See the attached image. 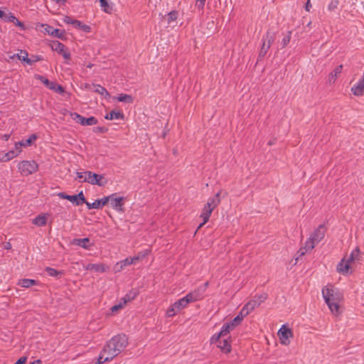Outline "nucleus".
<instances>
[{"label":"nucleus","instance_id":"4468645a","mask_svg":"<svg viewBox=\"0 0 364 364\" xmlns=\"http://www.w3.org/2000/svg\"><path fill=\"white\" fill-rule=\"evenodd\" d=\"M351 92L355 96H363L364 95V72L362 77L351 87Z\"/></svg>","mask_w":364,"mask_h":364},{"label":"nucleus","instance_id":"5701e85b","mask_svg":"<svg viewBox=\"0 0 364 364\" xmlns=\"http://www.w3.org/2000/svg\"><path fill=\"white\" fill-rule=\"evenodd\" d=\"M343 65H340L337 66L328 76V82L329 84H333L336 82L338 76L341 74L342 71Z\"/></svg>","mask_w":364,"mask_h":364},{"label":"nucleus","instance_id":"f3484780","mask_svg":"<svg viewBox=\"0 0 364 364\" xmlns=\"http://www.w3.org/2000/svg\"><path fill=\"white\" fill-rule=\"evenodd\" d=\"M41 26L44 28L45 31L50 36L59 38H62L63 36L64 32L58 28H54L48 24H42Z\"/></svg>","mask_w":364,"mask_h":364},{"label":"nucleus","instance_id":"6e6552de","mask_svg":"<svg viewBox=\"0 0 364 364\" xmlns=\"http://www.w3.org/2000/svg\"><path fill=\"white\" fill-rule=\"evenodd\" d=\"M267 299V294L255 295L250 301H248L244 307L249 313L252 312L255 309L258 307Z\"/></svg>","mask_w":364,"mask_h":364},{"label":"nucleus","instance_id":"f704fd0d","mask_svg":"<svg viewBox=\"0 0 364 364\" xmlns=\"http://www.w3.org/2000/svg\"><path fill=\"white\" fill-rule=\"evenodd\" d=\"M100 7L103 11L107 14H111L112 11V6L109 4L107 0H100Z\"/></svg>","mask_w":364,"mask_h":364},{"label":"nucleus","instance_id":"a211bd4d","mask_svg":"<svg viewBox=\"0 0 364 364\" xmlns=\"http://www.w3.org/2000/svg\"><path fill=\"white\" fill-rule=\"evenodd\" d=\"M131 296L129 295H126L124 297H123L120 301H119L118 304L114 305L110 309L111 314H117L119 310L124 308V306L126 305V304L130 301Z\"/></svg>","mask_w":364,"mask_h":364},{"label":"nucleus","instance_id":"0e129e2a","mask_svg":"<svg viewBox=\"0 0 364 364\" xmlns=\"http://www.w3.org/2000/svg\"><path fill=\"white\" fill-rule=\"evenodd\" d=\"M30 364H41V360H36L31 363Z\"/></svg>","mask_w":364,"mask_h":364},{"label":"nucleus","instance_id":"e2e57ef3","mask_svg":"<svg viewBox=\"0 0 364 364\" xmlns=\"http://www.w3.org/2000/svg\"><path fill=\"white\" fill-rule=\"evenodd\" d=\"M6 13L0 9V18L4 19Z\"/></svg>","mask_w":364,"mask_h":364},{"label":"nucleus","instance_id":"423d86ee","mask_svg":"<svg viewBox=\"0 0 364 364\" xmlns=\"http://www.w3.org/2000/svg\"><path fill=\"white\" fill-rule=\"evenodd\" d=\"M86 175L87 176L85 178L84 181H86V183L89 184L105 186L107 183V180L102 174H97L87 171Z\"/></svg>","mask_w":364,"mask_h":364},{"label":"nucleus","instance_id":"4be33fe9","mask_svg":"<svg viewBox=\"0 0 364 364\" xmlns=\"http://www.w3.org/2000/svg\"><path fill=\"white\" fill-rule=\"evenodd\" d=\"M215 344L224 353H228L231 351V345L228 339L225 338L222 341H218Z\"/></svg>","mask_w":364,"mask_h":364},{"label":"nucleus","instance_id":"c85d7f7f","mask_svg":"<svg viewBox=\"0 0 364 364\" xmlns=\"http://www.w3.org/2000/svg\"><path fill=\"white\" fill-rule=\"evenodd\" d=\"M360 250L358 247H356L350 254V255L346 258V259L350 262L351 264L360 259Z\"/></svg>","mask_w":364,"mask_h":364},{"label":"nucleus","instance_id":"052dcab7","mask_svg":"<svg viewBox=\"0 0 364 364\" xmlns=\"http://www.w3.org/2000/svg\"><path fill=\"white\" fill-rule=\"evenodd\" d=\"M311 8V1L307 0L305 4V9H306V11H309Z\"/></svg>","mask_w":364,"mask_h":364},{"label":"nucleus","instance_id":"aec40b11","mask_svg":"<svg viewBox=\"0 0 364 364\" xmlns=\"http://www.w3.org/2000/svg\"><path fill=\"white\" fill-rule=\"evenodd\" d=\"M85 87L88 88L90 90H92L93 92H95L97 93L100 94L101 95L105 96V97H109V93L108 91L102 86L100 85H86Z\"/></svg>","mask_w":364,"mask_h":364},{"label":"nucleus","instance_id":"b1692460","mask_svg":"<svg viewBox=\"0 0 364 364\" xmlns=\"http://www.w3.org/2000/svg\"><path fill=\"white\" fill-rule=\"evenodd\" d=\"M250 313L248 312V311L247 309H245V308L243 306L242 309H241L240 312L239 313V314L231 321H230L231 323H232V325L236 327V326H237L238 324H240L242 321L243 320V318L247 316Z\"/></svg>","mask_w":364,"mask_h":364},{"label":"nucleus","instance_id":"9b49d317","mask_svg":"<svg viewBox=\"0 0 364 364\" xmlns=\"http://www.w3.org/2000/svg\"><path fill=\"white\" fill-rule=\"evenodd\" d=\"M278 336L282 345L287 346L290 343L289 338L293 336L292 331L283 325L278 331Z\"/></svg>","mask_w":364,"mask_h":364},{"label":"nucleus","instance_id":"dca6fc26","mask_svg":"<svg viewBox=\"0 0 364 364\" xmlns=\"http://www.w3.org/2000/svg\"><path fill=\"white\" fill-rule=\"evenodd\" d=\"M273 41V37L268 35H267L266 39L263 38V43L259 51L260 57H264L267 54Z\"/></svg>","mask_w":364,"mask_h":364},{"label":"nucleus","instance_id":"680f3d73","mask_svg":"<svg viewBox=\"0 0 364 364\" xmlns=\"http://www.w3.org/2000/svg\"><path fill=\"white\" fill-rule=\"evenodd\" d=\"M53 1L59 4H65L66 2V0H52Z\"/></svg>","mask_w":364,"mask_h":364},{"label":"nucleus","instance_id":"393cba45","mask_svg":"<svg viewBox=\"0 0 364 364\" xmlns=\"http://www.w3.org/2000/svg\"><path fill=\"white\" fill-rule=\"evenodd\" d=\"M48 220L47 214L38 215L33 219L32 223L38 227H43L46 225Z\"/></svg>","mask_w":364,"mask_h":364},{"label":"nucleus","instance_id":"473e14b6","mask_svg":"<svg viewBox=\"0 0 364 364\" xmlns=\"http://www.w3.org/2000/svg\"><path fill=\"white\" fill-rule=\"evenodd\" d=\"M18 156L14 150H10L6 152L2 157H0V162H7Z\"/></svg>","mask_w":364,"mask_h":364},{"label":"nucleus","instance_id":"6e6d98bb","mask_svg":"<svg viewBox=\"0 0 364 364\" xmlns=\"http://www.w3.org/2000/svg\"><path fill=\"white\" fill-rule=\"evenodd\" d=\"M63 21L64 23H67V24H71L73 26L74 24V22H75V19H73L72 18H70V16H65L63 18Z\"/></svg>","mask_w":364,"mask_h":364},{"label":"nucleus","instance_id":"7c9ffc66","mask_svg":"<svg viewBox=\"0 0 364 364\" xmlns=\"http://www.w3.org/2000/svg\"><path fill=\"white\" fill-rule=\"evenodd\" d=\"M73 26L76 28H78L85 33L91 32V27L87 24H85L80 21L75 20L73 24Z\"/></svg>","mask_w":364,"mask_h":364},{"label":"nucleus","instance_id":"e433bc0d","mask_svg":"<svg viewBox=\"0 0 364 364\" xmlns=\"http://www.w3.org/2000/svg\"><path fill=\"white\" fill-rule=\"evenodd\" d=\"M37 139V136L33 134H31L28 139L26 140H22L21 141H19L21 143V145L23 147H28L29 146H31L32 144V143L36 141Z\"/></svg>","mask_w":364,"mask_h":364},{"label":"nucleus","instance_id":"cd10ccee","mask_svg":"<svg viewBox=\"0 0 364 364\" xmlns=\"http://www.w3.org/2000/svg\"><path fill=\"white\" fill-rule=\"evenodd\" d=\"M38 282L32 279H21L17 282V284L23 288H29L33 285H37Z\"/></svg>","mask_w":364,"mask_h":364},{"label":"nucleus","instance_id":"37998d69","mask_svg":"<svg viewBox=\"0 0 364 364\" xmlns=\"http://www.w3.org/2000/svg\"><path fill=\"white\" fill-rule=\"evenodd\" d=\"M291 38V32L289 31L288 33L282 38V44L283 48L286 47L290 42Z\"/></svg>","mask_w":364,"mask_h":364},{"label":"nucleus","instance_id":"774afa93","mask_svg":"<svg viewBox=\"0 0 364 364\" xmlns=\"http://www.w3.org/2000/svg\"><path fill=\"white\" fill-rule=\"evenodd\" d=\"M92 66H93V64H92V63H89V64L87 65V67L88 68H92Z\"/></svg>","mask_w":364,"mask_h":364},{"label":"nucleus","instance_id":"20e7f679","mask_svg":"<svg viewBox=\"0 0 364 364\" xmlns=\"http://www.w3.org/2000/svg\"><path fill=\"white\" fill-rule=\"evenodd\" d=\"M220 191H218L215 196L210 198L208 200L207 203L203 207L202 212L200 213V217L203 219V223L200 224L198 228H200L204 224H205L210 215L213 210L220 204Z\"/></svg>","mask_w":364,"mask_h":364},{"label":"nucleus","instance_id":"9d476101","mask_svg":"<svg viewBox=\"0 0 364 364\" xmlns=\"http://www.w3.org/2000/svg\"><path fill=\"white\" fill-rule=\"evenodd\" d=\"M34 77L42 82L50 90H54L58 93H63L64 92V89L61 85H57L53 82H50L48 79L46 78L43 75H35Z\"/></svg>","mask_w":364,"mask_h":364},{"label":"nucleus","instance_id":"39448f33","mask_svg":"<svg viewBox=\"0 0 364 364\" xmlns=\"http://www.w3.org/2000/svg\"><path fill=\"white\" fill-rule=\"evenodd\" d=\"M18 170L21 176H27L38 169V164L34 161L23 160L18 164Z\"/></svg>","mask_w":364,"mask_h":364},{"label":"nucleus","instance_id":"49530a36","mask_svg":"<svg viewBox=\"0 0 364 364\" xmlns=\"http://www.w3.org/2000/svg\"><path fill=\"white\" fill-rule=\"evenodd\" d=\"M178 12L176 11H171L168 14V22L171 23V21H175L177 18Z\"/></svg>","mask_w":364,"mask_h":364},{"label":"nucleus","instance_id":"ddd939ff","mask_svg":"<svg viewBox=\"0 0 364 364\" xmlns=\"http://www.w3.org/2000/svg\"><path fill=\"white\" fill-rule=\"evenodd\" d=\"M203 289H199L198 287L188 293L185 296L189 301L193 303L201 300L203 298Z\"/></svg>","mask_w":364,"mask_h":364},{"label":"nucleus","instance_id":"0eeeda50","mask_svg":"<svg viewBox=\"0 0 364 364\" xmlns=\"http://www.w3.org/2000/svg\"><path fill=\"white\" fill-rule=\"evenodd\" d=\"M235 328V327L230 322L224 323L222 326L220 331L218 333L213 335V336L210 338V343L211 344L216 343L221 337H225V336H228L229 334V333L230 332V331H232Z\"/></svg>","mask_w":364,"mask_h":364},{"label":"nucleus","instance_id":"4c0bfd02","mask_svg":"<svg viewBox=\"0 0 364 364\" xmlns=\"http://www.w3.org/2000/svg\"><path fill=\"white\" fill-rule=\"evenodd\" d=\"M179 311L175 308V305L172 304L166 310V316L168 318L173 317L176 316Z\"/></svg>","mask_w":364,"mask_h":364},{"label":"nucleus","instance_id":"a878e982","mask_svg":"<svg viewBox=\"0 0 364 364\" xmlns=\"http://www.w3.org/2000/svg\"><path fill=\"white\" fill-rule=\"evenodd\" d=\"M73 243L75 245L81 247L85 250H90L91 245L90 243V240L87 237L82 239H74Z\"/></svg>","mask_w":364,"mask_h":364},{"label":"nucleus","instance_id":"3c124183","mask_svg":"<svg viewBox=\"0 0 364 364\" xmlns=\"http://www.w3.org/2000/svg\"><path fill=\"white\" fill-rule=\"evenodd\" d=\"M15 17L16 16L11 12H8L6 14L5 18L4 20L7 22H12L14 21Z\"/></svg>","mask_w":364,"mask_h":364},{"label":"nucleus","instance_id":"bb28decb","mask_svg":"<svg viewBox=\"0 0 364 364\" xmlns=\"http://www.w3.org/2000/svg\"><path fill=\"white\" fill-rule=\"evenodd\" d=\"M16 57L18 60L26 63L28 65H31L30 58H28V53L24 50H21L19 53L14 54L11 57V59Z\"/></svg>","mask_w":364,"mask_h":364},{"label":"nucleus","instance_id":"09e8293b","mask_svg":"<svg viewBox=\"0 0 364 364\" xmlns=\"http://www.w3.org/2000/svg\"><path fill=\"white\" fill-rule=\"evenodd\" d=\"M46 271L51 277H56L59 274V272L54 268L47 267Z\"/></svg>","mask_w":364,"mask_h":364},{"label":"nucleus","instance_id":"6ab92c4d","mask_svg":"<svg viewBox=\"0 0 364 364\" xmlns=\"http://www.w3.org/2000/svg\"><path fill=\"white\" fill-rule=\"evenodd\" d=\"M85 270H94L97 272H105L109 267L104 264H87L84 266Z\"/></svg>","mask_w":364,"mask_h":364},{"label":"nucleus","instance_id":"1a4fd4ad","mask_svg":"<svg viewBox=\"0 0 364 364\" xmlns=\"http://www.w3.org/2000/svg\"><path fill=\"white\" fill-rule=\"evenodd\" d=\"M70 115L74 121L82 126H91L97 123V119L94 117L85 118L76 112H71Z\"/></svg>","mask_w":364,"mask_h":364},{"label":"nucleus","instance_id":"f8f14e48","mask_svg":"<svg viewBox=\"0 0 364 364\" xmlns=\"http://www.w3.org/2000/svg\"><path fill=\"white\" fill-rule=\"evenodd\" d=\"M337 272L343 275H348L352 273L351 263L343 258L336 267Z\"/></svg>","mask_w":364,"mask_h":364},{"label":"nucleus","instance_id":"603ef678","mask_svg":"<svg viewBox=\"0 0 364 364\" xmlns=\"http://www.w3.org/2000/svg\"><path fill=\"white\" fill-rule=\"evenodd\" d=\"M21 147H22V146L21 145V143L19 141L16 142L14 144V148H15L14 151H16V154H17V156H18L21 153V151H22Z\"/></svg>","mask_w":364,"mask_h":364},{"label":"nucleus","instance_id":"7ed1b4c3","mask_svg":"<svg viewBox=\"0 0 364 364\" xmlns=\"http://www.w3.org/2000/svg\"><path fill=\"white\" fill-rule=\"evenodd\" d=\"M326 228L323 225H318L309 235L306 240L304 246L301 247L299 252L301 255L312 250L323 238L326 235Z\"/></svg>","mask_w":364,"mask_h":364},{"label":"nucleus","instance_id":"ea45409f","mask_svg":"<svg viewBox=\"0 0 364 364\" xmlns=\"http://www.w3.org/2000/svg\"><path fill=\"white\" fill-rule=\"evenodd\" d=\"M86 205L88 209H100L102 208L100 204L99 200H95L93 203L87 202L86 203Z\"/></svg>","mask_w":364,"mask_h":364},{"label":"nucleus","instance_id":"412c9836","mask_svg":"<svg viewBox=\"0 0 364 364\" xmlns=\"http://www.w3.org/2000/svg\"><path fill=\"white\" fill-rule=\"evenodd\" d=\"M134 258H126L124 260L118 262L114 266V271L115 272H120L123 269V268L127 265H129L134 262Z\"/></svg>","mask_w":364,"mask_h":364},{"label":"nucleus","instance_id":"864d4df0","mask_svg":"<svg viewBox=\"0 0 364 364\" xmlns=\"http://www.w3.org/2000/svg\"><path fill=\"white\" fill-rule=\"evenodd\" d=\"M12 23H14L16 26L19 27L22 30L26 29L24 24L20 21H18V19L16 18V17L14 18V21H12Z\"/></svg>","mask_w":364,"mask_h":364},{"label":"nucleus","instance_id":"69168bd1","mask_svg":"<svg viewBox=\"0 0 364 364\" xmlns=\"http://www.w3.org/2000/svg\"><path fill=\"white\" fill-rule=\"evenodd\" d=\"M9 137H10V135H9V134H5V135L4 136V140H6V141H7V140L9 139Z\"/></svg>","mask_w":364,"mask_h":364},{"label":"nucleus","instance_id":"de8ad7c7","mask_svg":"<svg viewBox=\"0 0 364 364\" xmlns=\"http://www.w3.org/2000/svg\"><path fill=\"white\" fill-rule=\"evenodd\" d=\"M206 0H196L195 6L199 11H203Z\"/></svg>","mask_w":364,"mask_h":364},{"label":"nucleus","instance_id":"5fc2aeb1","mask_svg":"<svg viewBox=\"0 0 364 364\" xmlns=\"http://www.w3.org/2000/svg\"><path fill=\"white\" fill-rule=\"evenodd\" d=\"M12 23H14L16 26L19 27L22 30L26 29L24 24L20 21H18V19L16 18V17L14 18V21H12Z\"/></svg>","mask_w":364,"mask_h":364},{"label":"nucleus","instance_id":"c756f323","mask_svg":"<svg viewBox=\"0 0 364 364\" xmlns=\"http://www.w3.org/2000/svg\"><path fill=\"white\" fill-rule=\"evenodd\" d=\"M189 301L186 298V296H183V298L176 301L173 304L175 305V308H176L179 311L187 307L188 305Z\"/></svg>","mask_w":364,"mask_h":364},{"label":"nucleus","instance_id":"2f4dec72","mask_svg":"<svg viewBox=\"0 0 364 364\" xmlns=\"http://www.w3.org/2000/svg\"><path fill=\"white\" fill-rule=\"evenodd\" d=\"M105 118L109 120L120 119L123 118V114L119 111H112L107 114Z\"/></svg>","mask_w":364,"mask_h":364},{"label":"nucleus","instance_id":"bf43d9fd","mask_svg":"<svg viewBox=\"0 0 364 364\" xmlns=\"http://www.w3.org/2000/svg\"><path fill=\"white\" fill-rule=\"evenodd\" d=\"M26 357H21L15 363V364H24L26 361Z\"/></svg>","mask_w":364,"mask_h":364},{"label":"nucleus","instance_id":"13d9d810","mask_svg":"<svg viewBox=\"0 0 364 364\" xmlns=\"http://www.w3.org/2000/svg\"><path fill=\"white\" fill-rule=\"evenodd\" d=\"M208 286H209V282H206L203 285L199 286L198 289H203V294H204L207 288L208 287Z\"/></svg>","mask_w":364,"mask_h":364},{"label":"nucleus","instance_id":"f03ea898","mask_svg":"<svg viewBox=\"0 0 364 364\" xmlns=\"http://www.w3.org/2000/svg\"><path fill=\"white\" fill-rule=\"evenodd\" d=\"M322 296L331 314L339 316L342 313L341 304L343 299V293L331 284H328L322 289Z\"/></svg>","mask_w":364,"mask_h":364},{"label":"nucleus","instance_id":"a19ab883","mask_svg":"<svg viewBox=\"0 0 364 364\" xmlns=\"http://www.w3.org/2000/svg\"><path fill=\"white\" fill-rule=\"evenodd\" d=\"M75 198H77V203H78V205H81L82 203L86 204V203H87V201H86V199L84 196L82 191H80L78 194L75 195Z\"/></svg>","mask_w":364,"mask_h":364},{"label":"nucleus","instance_id":"79ce46f5","mask_svg":"<svg viewBox=\"0 0 364 364\" xmlns=\"http://www.w3.org/2000/svg\"><path fill=\"white\" fill-rule=\"evenodd\" d=\"M339 4L338 0H331L328 5V10L330 11H335Z\"/></svg>","mask_w":364,"mask_h":364},{"label":"nucleus","instance_id":"a18cd8bd","mask_svg":"<svg viewBox=\"0 0 364 364\" xmlns=\"http://www.w3.org/2000/svg\"><path fill=\"white\" fill-rule=\"evenodd\" d=\"M59 54L61 55L65 60H70V53L68 51L65 46H64L61 52H59Z\"/></svg>","mask_w":364,"mask_h":364},{"label":"nucleus","instance_id":"58836bf2","mask_svg":"<svg viewBox=\"0 0 364 364\" xmlns=\"http://www.w3.org/2000/svg\"><path fill=\"white\" fill-rule=\"evenodd\" d=\"M64 46H65L63 43L58 41H53L51 43L52 50L57 52L58 53L62 51V49L64 48Z\"/></svg>","mask_w":364,"mask_h":364},{"label":"nucleus","instance_id":"f257e3e1","mask_svg":"<svg viewBox=\"0 0 364 364\" xmlns=\"http://www.w3.org/2000/svg\"><path fill=\"white\" fill-rule=\"evenodd\" d=\"M127 344V338L125 335L114 336L104 346L96 364H102L113 359L124 350Z\"/></svg>","mask_w":364,"mask_h":364},{"label":"nucleus","instance_id":"4d7b16f0","mask_svg":"<svg viewBox=\"0 0 364 364\" xmlns=\"http://www.w3.org/2000/svg\"><path fill=\"white\" fill-rule=\"evenodd\" d=\"M41 60H42V57L41 56H40V55H33L30 58L31 65H32L33 63H34L36 62L40 61Z\"/></svg>","mask_w":364,"mask_h":364},{"label":"nucleus","instance_id":"8fccbe9b","mask_svg":"<svg viewBox=\"0 0 364 364\" xmlns=\"http://www.w3.org/2000/svg\"><path fill=\"white\" fill-rule=\"evenodd\" d=\"M110 198H110V195H109L108 196H106V197L102 198L100 199H98L99 201H100V204L101 208H102L105 205L108 204L109 203Z\"/></svg>","mask_w":364,"mask_h":364},{"label":"nucleus","instance_id":"c03bdc74","mask_svg":"<svg viewBox=\"0 0 364 364\" xmlns=\"http://www.w3.org/2000/svg\"><path fill=\"white\" fill-rule=\"evenodd\" d=\"M87 171L83 172H77V179L79 181L80 183H86V181L85 180V178L87 176Z\"/></svg>","mask_w":364,"mask_h":364},{"label":"nucleus","instance_id":"338daca9","mask_svg":"<svg viewBox=\"0 0 364 364\" xmlns=\"http://www.w3.org/2000/svg\"><path fill=\"white\" fill-rule=\"evenodd\" d=\"M11 247V244H10V243H7V244L6 245V246H5V248H6V249H10Z\"/></svg>","mask_w":364,"mask_h":364},{"label":"nucleus","instance_id":"2eb2a0df","mask_svg":"<svg viewBox=\"0 0 364 364\" xmlns=\"http://www.w3.org/2000/svg\"><path fill=\"white\" fill-rule=\"evenodd\" d=\"M110 200L109 204L111 207L117 210H121L122 209L123 205V197L117 196L116 194L110 195Z\"/></svg>","mask_w":364,"mask_h":364},{"label":"nucleus","instance_id":"c9c22d12","mask_svg":"<svg viewBox=\"0 0 364 364\" xmlns=\"http://www.w3.org/2000/svg\"><path fill=\"white\" fill-rule=\"evenodd\" d=\"M58 196L60 198L66 199V200L70 201L71 203H73V204L78 205V203H77V198H75V195L70 196V195H67L65 193L60 192V193H58Z\"/></svg>","mask_w":364,"mask_h":364},{"label":"nucleus","instance_id":"72a5a7b5","mask_svg":"<svg viewBox=\"0 0 364 364\" xmlns=\"http://www.w3.org/2000/svg\"><path fill=\"white\" fill-rule=\"evenodd\" d=\"M114 99L125 103H130L133 101V97L127 94H119L118 96L114 97Z\"/></svg>","mask_w":364,"mask_h":364}]
</instances>
